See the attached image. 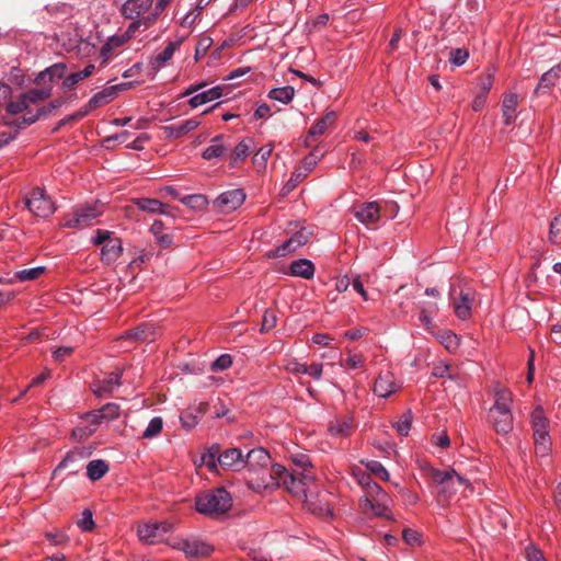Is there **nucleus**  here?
<instances>
[{"instance_id":"nucleus-22","label":"nucleus","mask_w":561,"mask_h":561,"mask_svg":"<svg viewBox=\"0 0 561 561\" xmlns=\"http://www.w3.org/2000/svg\"><path fill=\"white\" fill-rule=\"evenodd\" d=\"M400 386L396 382L394 376L387 371L380 374L375 381L374 392L381 398H388L399 390Z\"/></svg>"},{"instance_id":"nucleus-41","label":"nucleus","mask_w":561,"mask_h":561,"mask_svg":"<svg viewBox=\"0 0 561 561\" xmlns=\"http://www.w3.org/2000/svg\"><path fill=\"white\" fill-rule=\"evenodd\" d=\"M76 96L77 93H70L68 95H58L47 106L39 107V111L43 114V116H46L49 113H51V111L57 110L61 107L64 104L71 102L73 99H76Z\"/></svg>"},{"instance_id":"nucleus-1","label":"nucleus","mask_w":561,"mask_h":561,"mask_svg":"<svg viewBox=\"0 0 561 561\" xmlns=\"http://www.w3.org/2000/svg\"><path fill=\"white\" fill-rule=\"evenodd\" d=\"M294 468L288 470L279 463L271 467L270 478L275 484H283V486L296 499L302 501L307 508L312 513H320L324 511L323 507L317 506L309 500L312 494L311 485L314 482V473L311 470V461L307 455L299 454L293 458ZM329 513V508H325Z\"/></svg>"},{"instance_id":"nucleus-11","label":"nucleus","mask_w":561,"mask_h":561,"mask_svg":"<svg viewBox=\"0 0 561 561\" xmlns=\"http://www.w3.org/2000/svg\"><path fill=\"white\" fill-rule=\"evenodd\" d=\"M430 473L431 478L439 488L438 495L443 497V501H448L457 493L458 488L455 484L456 471L454 469L438 470L431 468Z\"/></svg>"},{"instance_id":"nucleus-52","label":"nucleus","mask_w":561,"mask_h":561,"mask_svg":"<svg viewBox=\"0 0 561 561\" xmlns=\"http://www.w3.org/2000/svg\"><path fill=\"white\" fill-rule=\"evenodd\" d=\"M28 105L30 104L26 101V99H24V95L21 94L16 101H11L7 105V111H8V113H10L12 115H16V114H20V113L26 111L28 108Z\"/></svg>"},{"instance_id":"nucleus-60","label":"nucleus","mask_w":561,"mask_h":561,"mask_svg":"<svg viewBox=\"0 0 561 561\" xmlns=\"http://www.w3.org/2000/svg\"><path fill=\"white\" fill-rule=\"evenodd\" d=\"M364 357L363 355H352V356H348L347 358H345L342 363H341V366L344 367V368H347V369H357L359 367H363L364 365Z\"/></svg>"},{"instance_id":"nucleus-57","label":"nucleus","mask_w":561,"mask_h":561,"mask_svg":"<svg viewBox=\"0 0 561 561\" xmlns=\"http://www.w3.org/2000/svg\"><path fill=\"white\" fill-rule=\"evenodd\" d=\"M77 524L82 531H91L94 527L92 512L90 510H84Z\"/></svg>"},{"instance_id":"nucleus-19","label":"nucleus","mask_w":561,"mask_h":561,"mask_svg":"<svg viewBox=\"0 0 561 561\" xmlns=\"http://www.w3.org/2000/svg\"><path fill=\"white\" fill-rule=\"evenodd\" d=\"M244 455L238 447L227 448L221 453L219 466L224 469L239 471L244 468Z\"/></svg>"},{"instance_id":"nucleus-6","label":"nucleus","mask_w":561,"mask_h":561,"mask_svg":"<svg viewBox=\"0 0 561 561\" xmlns=\"http://www.w3.org/2000/svg\"><path fill=\"white\" fill-rule=\"evenodd\" d=\"M531 425L534 430L536 454L545 457L551 448L549 435V420L545 415L542 408L537 407L531 413Z\"/></svg>"},{"instance_id":"nucleus-56","label":"nucleus","mask_w":561,"mask_h":561,"mask_svg":"<svg viewBox=\"0 0 561 561\" xmlns=\"http://www.w3.org/2000/svg\"><path fill=\"white\" fill-rule=\"evenodd\" d=\"M366 467L373 474L377 476L378 478L385 481L389 479V472L381 462L371 460L367 462Z\"/></svg>"},{"instance_id":"nucleus-64","label":"nucleus","mask_w":561,"mask_h":561,"mask_svg":"<svg viewBox=\"0 0 561 561\" xmlns=\"http://www.w3.org/2000/svg\"><path fill=\"white\" fill-rule=\"evenodd\" d=\"M403 540L410 546H416L421 543L420 534L411 528H405L402 533Z\"/></svg>"},{"instance_id":"nucleus-20","label":"nucleus","mask_w":561,"mask_h":561,"mask_svg":"<svg viewBox=\"0 0 561 561\" xmlns=\"http://www.w3.org/2000/svg\"><path fill=\"white\" fill-rule=\"evenodd\" d=\"M201 122L196 118L181 121L162 127L163 134L169 139L180 138L199 126Z\"/></svg>"},{"instance_id":"nucleus-4","label":"nucleus","mask_w":561,"mask_h":561,"mask_svg":"<svg viewBox=\"0 0 561 561\" xmlns=\"http://www.w3.org/2000/svg\"><path fill=\"white\" fill-rule=\"evenodd\" d=\"M65 72H38L34 79L36 84L48 83L53 88V95H68L73 93L76 84L81 80L88 78L92 72H70L64 76Z\"/></svg>"},{"instance_id":"nucleus-8","label":"nucleus","mask_w":561,"mask_h":561,"mask_svg":"<svg viewBox=\"0 0 561 561\" xmlns=\"http://www.w3.org/2000/svg\"><path fill=\"white\" fill-rule=\"evenodd\" d=\"M125 19H141L142 22L154 23L153 0H125L121 9Z\"/></svg>"},{"instance_id":"nucleus-47","label":"nucleus","mask_w":561,"mask_h":561,"mask_svg":"<svg viewBox=\"0 0 561 561\" xmlns=\"http://www.w3.org/2000/svg\"><path fill=\"white\" fill-rule=\"evenodd\" d=\"M180 201L184 205H186L193 209H203L207 205V198H206V196H204L202 194L187 195V196L181 197Z\"/></svg>"},{"instance_id":"nucleus-38","label":"nucleus","mask_w":561,"mask_h":561,"mask_svg":"<svg viewBox=\"0 0 561 561\" xmlns=\"http://www.w3.org/2000/svg\"><path fill=\"white\" fill-rule=\"evenodd\" d=\"M42 85L43 87L41 88H34L23 93L24 99H26L28 104L38 103L39 101H43L53 95V88H49L48 83Z\"/></svg>"},{"instance_id":"nucleus-16","label":"nucleus","mask_w":561,"mask_h":561,"mask_svg":"<svg viewBox=\"0 0 561 561\" xmlns=\"http://www.w3.org/2000/svg\"><path fill=\"white\" fill-rule=\"evenodd\" d=\"M90 454L84 448H75L66 454L64 459L53 471V476H56L60 470L68 469L69 474H76L81 469V461L85 459Z\"/></svg>"},{"instance_id":"nucleus-34","label":"nucleus","mask_w":561,"mask_h":561,"mask_svg":"<svg viewBox=\"0 0 561 561\" xmlns=\"http://www.w3.org/2000/svg\"><path fill=\"white\" fill-rule=\"evenodd\" d=\"M110 470L105 460L94 459L87 466V476L91 481H98L103 478Z\"/></svg>"},{"instance_id":"nucleus-27","label":"nucleus","mask_w":561,"mask_h":561,"mask_svg":"<svg viewBox=\"0 0 561 561\" xmlns=\"http://www.w3.org/2000/svg\"><path fill=\"white\" fill-rule=\"evenodd\" d=\"M517 105H518L517 93L510 91L504 94L503 102H502V111H503L504 123L506 125H511L512 123H514V121L516 118Z\"/></svg>"},{"instance_id":"nucleus-29","label":"nucleus","mask_w":561,"mask_h":561,"mask_svg":"<svg viewBox=\"0 0 561 561\" xmlns=\"http://www.w3.org/2000/svg\"><path fill=\"white\" fill-rule=\"evenodd\" d=\"M204 412H205L204 403H201L196 408H188L187 410L183 411L180 415V421H181L182 426L187 431L194 428L198 424Z\"/></svg>"},{"instance_id":"nucleus-49","label":"nucleus","mask_w":561,"mask_h":561,"mask_svg":"<svg viewBox=\"0 0 561 561\" xmlns=\"http://www.w3.org/2000/svg\"><path fill=\"white\" fill-rule=\"evenodd\" d=\"M131 22L127 26L125 33L123 36L128 41L130 37L135 35L136 32H138L140 28L147 30L149 26H151L153 23L150 22H142L141 19H129Z\"/></svg>"},{"instance_id":"nucleus-2","label":"nucleus","mask_w":561,"mask_h":561,"mask_svg":"<svg viewBox=\"0 0 561 561\" xmlns=\"http://www.w3.org/2000/svg\"><path fill=\"white\" fill-rule=\"evenodd\" d=\"M494 398V404L488 412L489 422L497 434H508L513 430L512 393L501 388L495 391Z\"/></svg>"},{"instance_id":"nucleus-39","label":"nucleus","mask_w":561,"mask_h":561,"mask_svg":"<svg viewBox=\"0 0 561 561\" xmlns=\"http://www.w3.org/2000/svg\"><path fill=\"white\" fill-rule=\"evenodd\" d=\"M435 336L448 352H455L459 346V337L450 330L439 331Z\"/></svg>"},{"instance_id":"nucleus-35","label":"nucleus","mask_w":561,"mask_h":561,"mask_svg":"<svg viewBox=\"0 0 561 561\" xmlns=\"http://www.w3.org/2000/svg\"><path fill=\"white\" fill-rule=\"evenodd\" d=\"M353 421L352 419H337L332 421L329 426V432L332 436L346 437L352 433Z\"/></svg>"},{"instance_id":"nucleus-55","label":"nucleus","mask_w":561,"mask_h":561,"mask_svg":"<svg viewBox=\"0 0 561 561\" xmlns=\"http://www.w3.org/2000/svg\"><path fill=\"white\" fill-rule=\"evenodd\" d=\"M277 316L274 310H265L262 319L261 332H268L276 327Z\"/></svg>"},{"instance_id":"nucleus-63","label":"nucleus","mask_w":561,"mask_h":561,"mask_svg":"<svg viewBox=\"0 0 561 561\" xmlns=\"http://www.w3.org/2000/svg\"><path fill=\"white\" fill-rule=\"evenodd\" d=\"M403 35V30L401 27H398L394 33L392 34L388 45H387V53L391 54L396 51L399 48V43L401 41V37Z\"/></svg>"},{"instance_id":"nucleus-31","label":"nucleus","mask_w":561,"mask_h":561,"mask_svg":"<svg viewBox=\"0 0 561 561\" xmlns=\"http://www.w3.org/2000/svg\"><path fill=\"white\" fill-rule=\"evenodd\" d=\"M179 43L178 42H170L163 50L154 55L150 64L152 68H162L165 67L168 61L171 60V58L174 55V51L178 49Z\"/></svg>"},{"instance_id":"nucleus-48","label":"nucleus","mask_w":561,"mask_h":561,"mask_svg":"<svg viewBox=\"0 0 561 561\" xmlns=\"http://www.w3.org/2000/svg\"><path fill=\"white\" fill-rule=\"evenodd\" d=\"M88 115L87 110L84 107H81L79 111H77L73 114L65 116L62 119H60L57 125L53 128V133H57L64 126L71 124L73 122L80 121Z\"/></svg>"},{"instance_id":"nucleus-42","label":"nucleus","mask_w":561,"mask_h":561,"mask_svg":"<svg viewBox=\"0 0 561 561\" xmlns=\"http://www.w3.org/2000/svg\"><path fill=\"white\" fill-rule=\"evenodd\" d=\"M44 266H36L32 268H24L16 271L14 276L20 282H30L38 278L45 272Z\"/></svg>"},{"instance_id":"nucleus-28","label":"nucleus","mask_w":561,"mask_h":561,"mask_svg":"<svg viewBox=\"0 0 561 561\" xmlns=\"http://www.w3.org/2000/svg\"><path fill=\"white\" fill-rule=\"evenodd\" d=\"M391 500L390 497L386 499H370V497H364L360 501V505L364 508H369L375 516L378 517H386L389 518L388 512H389V504Z\"/></svg>"},{"instance_id":"nucleus-7","label":"nucleus","mask_w":561,"mask_h":561,"mask_svg":"<svg viewBox=\"0 0 561 561\" xmlns=\"http://www.w3.org/2000/svg\"><path fill=\"white\" fill-rule=\"evenodd\" d=\"M103 214V204L94 202L76 207L71 214L65 217V227L83 228L92 225V222Z\"/></svg>"},{"instance_id":"nucleus-43","label":"nucleus","mask_w":561,"mask_h":561,"mask_svg":"<svg viewBox=\"0 0 561 561\" xmlns=\"http://www.w3.org/2000/svg\"><path fill=\"white\" fill-rule=\"evenodd\" d=\"M163 427V420L160 416L152 417L142 433V438L151 439L158 436Z\"/></svg>"},{"instance_id":"nucleus-10","label":"nucleus","mask_w":561,"mask_h":561,"mask_svg":"<svg viewBox=\"0 0 561 561\" xmlns=\"http://www.w3.org/2000/svg\"><path fill=\"white\" fill-rule=\"evenodd\" d=\"M25 205L37 217L46 218L55 211L51 199L39 187L31 192L30 196L25 199Z\"/></svg>"},{"instance_id":"nucleus-9","label":"nucleus","mask_w":561,"mask_h":561,"mask_svg":"<svg viewBox=\"0 0 561 561\" xmlns=\"http://www.w3.org/2000/svg\"><path fill=\"white\" fill-rule=\"evenodd\" d=\"M206 87V82H201L198 84L188 87L184 91L183 95H192V98L188 100V103L192 107H198L208 102L215 101L222 95L221 87L217 85L205 90Z\"/></svg>"},{"instance_id":"nucleus-30","label":"nucleus","mask_w":561,"mask_h":561,"mask_svg":"<svg viewBox=\"0 0 561 561\" xmlns=\"http://www.w3.org/2000/svg\"><path fill=\"white\" fill-rule=\"evenodd\" d=\"M224 138L222 135H217L211 138V144L204 149L202 157L208 161L221 158L229 148V146L224 144Z\"/></svg>"},{"instance_id":"nucleus-33","label":"nucleus","mask_w":561,"mask_h":561,"mask_svg":"<svg viewBox=\"0 0 561 561\" xmlns=\"http://www.w3.org/2000/svg\"><path fill=\"white\" fill-rule=\"evenodd\" d=\"M138 537L140 540L147 543H153L156 540L161 538L159 523L144 524L138 527Z\"/></svg>"},{"instance_id":"nucleus-12","label":"nucleus","mask_w":561,"mask_h":561,"mask_svg":"<svg viewBox=\"0 0 561 561\" xmlns=\"http://www.w3.org/2000/svg\"><path fill=\"white\" fill-rule=\"evenodd\" d=\"M312 232L307 227H301L295 231L287 240L280 243L273 252V257H283L295 252L300 247L308 243Z\"/></svg>"},{"instance_id":"nucleus-26","label":"nucleus","mask_w":561,"mask_h":561,"mask_svg":"<svg viewBox=\"0 0 561 561\" xmlns=\"http://www.w3.org/2000/svg\"><path fill=\"white\" fill-rule=\"evenodd\" d=\"M314 265L308 259H298L290 263L289 274L305 279H311L314 276Z\"/></svg>"},{"instance_id":"nucleus-45","label":"nucleus","mask_w":561,"mask_h":561,"mask_svg":"<svg viewBox=\"0 0 561 561\" xmlns=\"http://www.w3.org/2000/svg\"><path fill=\"white\" fill-rule=\"evenodd\" d=\"M412 420H413V415H412V412L410 410L405 411L399 421H397L396 423H393V427L396 428V431L402 435V436H407L410 432V428H411V424H412Z\"/></svg>"},{"instance_id":"nucleus-14","label":"nucleus","mask_w":561,"mask_h":561,"mask_svg":"<svg viewBox=\"0 0 561 561\" xmlns=\"http://www.w3.org/2000/svg\"><path fill=\"white\" fill-rule=\"evenodd\" d=\"M122 376L123 369L111 371L106 374L103 379L93 381L91 385V390L96 397L108 396L122 385Z\"/></svg>"},{"instance_id":"nucleus-53","label":"nucleus","mask_w":561,"mask_h":561,"mask_svg":"<svg viewBox=\"0 0 561 561\" xmlns=\"http://www.w3.org/2000/svg\"><path fill=\"white\" fill-rule=\"evenodd\" d=\"M549 240L552 243H561V214L550 224Z\"/></svg>"},{"instance_id":"nucleus-17","label":"nucleus","mask_w":561,"mask_h":561,"mask_svg":"<svg viewBox=\"0 0 561 561\" xmlns=\"http://www.w3.org/2000/svg\"><path fill=\"white\" fill-rule=\"evenodd\" d=\"M474 291L471 288H461L458 298H453L454 312L460 320L471 317Z\"/></svg>"},{"instance_id":"nucleus-37","label":"nucleus","mask_w":561,"mask_h":561,"mask_svg":"<svg viewBox=\"0 0 561 561\" xmlns=\"http://www.w3.org/2000/svg\"><path fill=\"white\" fill-rule=\"evenodd\" d=\"M163 229H164V225L161 220L159 219H156L151 227H150V231L152 232V234L154 236L156 240L158 241V243L163 248H169L172 242H173V236L170 234V233H164L163 232Z\"/></svg>"},{"instance_id":"nucleus-46","label":"nucleus","mask_w":561,"mask_h":561,"mask_svg":"<svg viewBox=\"0 0 561 561\" xmlns=\"http://www.w3.org/2000/svg\"><path fill=\"white\" fill-rule=\"evenodd\" d=\"M43 114L41 113L39 108L36 111V113L27 112L26 114L22 115L21 117L15 118L13 122L9 123L10 125H14L18 127V129L24 128L26 126H30L34 124L39 117H42Z\"/></svg>"},{"instance_id":"nucleus-58","label":"nucleus","mask_w":561,"mask_h":561,"mask_svg":"<svg viewBox=\"0 0 561 561\" xmlns=\"http://www.w3.org/2000/svg\"><path fill=\"white\" fill-rule=\"evenodd\" d=\"M249 142H251V140L247 141V140H242L240 141L232 150V159L234 161H238V160H243L248 157L249 152H250V146H249Z\"/></svg>"},{"instance_id":"nucleus-24","label":"nucleus","mask_w":561,"mask_h":561,"mask_svg":"<svg viewBox=\"0 0 561 561\" xmlns=\"http://www.w3.org/2000/svg\"><path fill=\"white\" fill-rule=\"evenodd\" d=\"M182 549L188 558L208 557L214 550V548L210 545L198 540L183 541Z\"/></svg>"},{"instance_id":"nucleus-50","label":"nucleus","mask_w":561,"mask_h":561,"mask_svg":"<svg viewBox=\"0 0 561 561\" xmlns=\"http://www.w3.org/2000/svg\"><path fill=\"white\" fill-rule=\"evenodd\" d=\"M99 410L105 422L113 421L121 414L119 405L116 403H106Z\"/></svg>"},{"instance_id":"nucleus-25","label":"nucleus","mask_w":561,"mask_h":561,"mask_svg":"<svg viewBox=\"0 0 561 561\" xmlns=\"http://www.w3.org/2000/svg\"><path fill=\"white\" fill-rule=\"evenodd\" d=\"M123 252L122 241L119 238L114 237L108 240L101 249V260L110 265L121 256Z\"/></svg>"},{"instance_id":"nucleus-21","label":"nucleus","mask_w":561,"mask_h":561,"mask_svg":"<svg viewBox=\"0 0 561 561\" xmlns=\"http://www.w3.org/2000/svg\"><path fill=\"white\" fill-rule=\"evenodd\" d=\"M157 335V327L152 323H142L135 329L126 331L122 337L135 342H152Z\"/></svg>"},{"instance_id":"nucleus-15","label":"nucleus","mask_w":561,"mask_h":561,"mask_svg":"<svg viewBox=\"0 0 561 561\" xmlns=\"http://www.w3.org/2000/svg\"><path fill=\"white\" fill-rule=\"evenodd\" d=\"M82 420L87 424L77 426L72 432V435L79 439H85L90 437L96 432L98 427L103 422H105L104 419L102 417V414L100 413V410L87 412L82 416Z\"/></svg>"},{"instance_id":"nucleus-61","label":"nucleus","mask_w":561,"mask_h":561,"mask_svg":"<svg viewBox=\"0 0 561 561\" xmlns=\"http://www.w3.org/2000/svg\"><path fill=\"white\" fill-rule=\"evenodd\" d=\"M438 309L437 304H433L430 306V310L422 309L419 314V320L426 328L431 329L433 327V319L430 312L436 311Z\"/></svg>"},{"instance_id":"nucleus-51","label":"nucleus","mask_w":561,"mask_h":561,"mask_svg":"<svg viewBox=\"0 0 561 561\" xmlns=\"http://www.w3.org/2000/svg\"><path fill=\"white\" fill-rule=\"evenodd\" d=\"M232 365V357L229 354H221L210 365L211 371H224Z\"/></svg>"},{"instance_id":"nucleus-44","label":"nucleus","mask_w":561,"mask_h":561,"mask_svg":"<svg viewBox=\"0 0 561 561\" xmlns=\"http://www.w3.org/2000/svg\"><path fill=\"white\" fill-rule=\"evenodd\" d=\"M469 58V51L466 48H453L448 53V60L454 67H461Z\"/></svg>"},{"instance_id":"nucleus-18","label":"nucleus","mask_w":561,"mask_h":561,"mask_svg":"<svg viewBox=\"0 0 561 561\" xmlns=\"http://www.w3.org/2000/svg\"><path fill=\"white\" fill-rule=\"evenodd\" d=\"M356 219L368 226L378 222L380 219V209L376 202H366L354 208Z\"/></svg>"},{"instance_id":"nucleus-62","label":"nucleus","mask_w":561,"mask_h":561,"mask_svg":"<svg viewBox=\"0 0 561 561\" xmlns=\"http://www.w3.org/2000/svg\"><path fill=\"white\" fill-rule=\"evenodd\" d=\"M525 556L527 561H546L542 551L535 545H529L525 549Z\"/></svg>"},{"instance_id":"nucleus-32","label":"nucleus","mask_w":561,"mask_h":561,"mask_svg":"<svg viewBox=\"0 0 561 561\" xmlns=\"http://www.w3.org/2000/svg\"><path fill=\"white\" fill-rule=\"evenodd\" d=\"M134 204L142 211L167 215L165 205L156 198H136Z\"/></svg>"},{"instance_id":"nucleus-40","label":"nucleus","mask_w":561,"mask_h":561,"mask_svg":"<svg viewBox=\"0 0 561 561\" xmlns=\"http://www.w3.org/2000/svg\"><path fill=\"white\" fill-rule=\"evenodd\" d=\"M295 95V90L290 85L272 89L267 96L274 101H278L283 104H288Z\"/></svg>"},{"instance_id":"nucleus-36","label":"nucleus","mask_w":561,"mask_h":561,"mask_svg":"<svg viewBox=\"0 0 561 561\" xmlns=\"http://www.w3.org/2000/svg\"><path fill=\"white\" fill-rule=\"evenodd\" d=\"M336 118L334 111L327 112V114L319 118L309 129L310 136H320L324 134L329 126L333 125Z\"/></svg>"},{"instance_id":"nucleus-3","label":"nucleus","mask_w":561,"mask_h":561,"mask_svg":"<svg viewBox=\"0 0 561 561\" xmlns=\"http://www.w3.org/2000/svg\"><path fill=\"white\" fill-rule=\"evenodd\" d=\"M232 506V497L225 488H216L202 493L195 499V508L198 513L217 517L226 514Z\"/></svg>"},{"instance_id":"nucleus-13","label":"nucleus","mask_w":561,"mask_h":561,"mask_svg":"<svg viewBox=\"0 0 561 561\" xmlns=\"http://www.w3.org/2000/svg\"><path fill=\"white\" fill-rule=\"evenodd\" d=\"M245 193L241 188H233L221 193L215 201L214 207L222 214H229L239 208L245 201Z\"/></svg>"},{"instance_id":"nucleus-5","label":"nucleus","mask_w":561,"mask_h":561,"mask_svg":"<svg viewBox=\"0 0 561 561\" xmlns=\"http://www.w3.org/2000/svg\"><path fill=\"white\" fill-rule=\"evenodd\" d=\"M147 81V79H131L127 80L117 84H112L108 87H105L103 90L96 92L93 94V96L89 100L87 105H84V110H87V113L89 114L91 111L101 107L103 105H106L111 103L113 100H115L121 92L134 89L137 85L144 84Z\"/></svg>"},{"instance_id":"nucleus-54","label":"nucleus","mask_w":561,"mask_h":561,"mask_svg":"<svg viewBox=\"0 0 561 561\" xmlns=\"http://www.w3.org/2000/svg\"><path fill=\"white\" fill-rule=\"evenodd\" d=\"M273 147L271 145L262 146L253 157V163L256 165L264 167L268 158L271 157Z\"/></svg>"},{"instance_id":"nucleus-59","label":"nucleus","mask_w":561,"mask_h":561,"mask_svg":"<svg viewBox=\"0 0 561 561\" xmlns=\"http://www.w3.org/2000/svg\"><path fill=\"white\" fill-rule=\"evenodd\" d=\"M365 497L370 499H386L389 495L382 490V488L375 482H367V495Z\"/></svg>"},{"instance_id":"nucleus-23","label":"nucleus","mask_w":561,"mask_h":561,"mask_svg":"<svg viewBox=\"0 0 561 561\" xmlns=\"http://www.w3.org/2000/svg\"><path fill=\"white\" fill-rule=\"evenodd\" d=\"M244 468L250 471H256L264 468L270 462V455L266 449L262 447L253 448L244 455Z\"/></svg>"}]
</instances>
